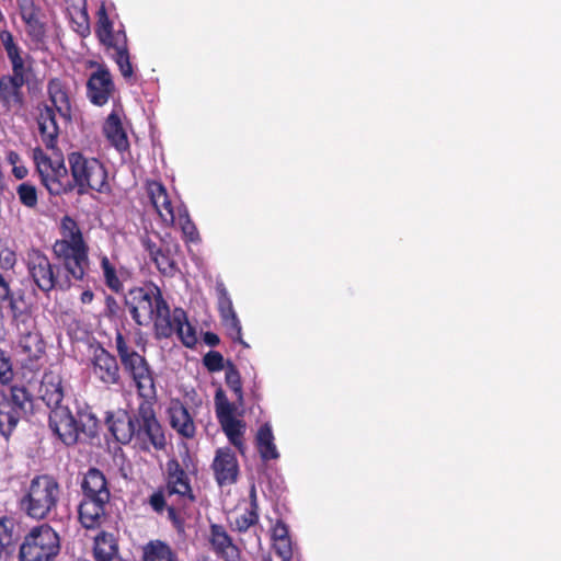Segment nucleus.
<instances>
[{"instance_id": "1", "label": "nucleus", "mask_w": 561, "mask_h": 561, "mask_svg": "<svg viewBox=\"0 0 561 561\" xmlns=\"http://www.w3.org/2000/svg\"><path fill=\"white\" fill-rule=\"evenodd\" d=\"M124 306L138 327L153 323L159 337H171L170 307L158 286L148 283L129 288L124 294Z\"/></svg>"}, {"instance_id": "2", "label": "nucleus", "mask_w": 561, "mask_h": 561, "mask_svg": "<svg viewBox=\"0 0 561 561\" xmlns=\"http://www.w3.org/2000/svg\"><path fill=\"white\" fill-rule=\"evenodd\" d=\"M111 488L106 476L99 468L90 467L80 482L78 520L87 530L104 526L111 516Z\"/></svg>"}, {"instance_id": "3", "label": "nucleus", "mask_w": 561, "mask_h": 561, "mask_svg": "<svg viewBox=\"0 0 561 561\" xmlns=\"http://www.w3.org/2000/svg\"><path fill=\"white\" fill-rule=\"evenodd\" d=\"M61 239L53 244V253L69 275L70 280H83L89 270V245L84 241L78 222L65 216L60 222Z\"/></svg>"}, {"instance_id": "4", "label": "nucleus", "mask_w": 561, "mask_h": 561, "mask_svg": "<svg viewBox=\"0 0 561 561\" xmlns=\"http://www.w3.org/2000/svg\"><path fill=\"white\" fill-rule=\"evenodd\" d=\"M115 351L123 371L133 381L141 399H158L156 374L148 359L129 344L121 330H116Z\"/></svg>"}, {"instance_id": "5", "label": "nucleus", "mask_w": 561, "mask_h": 561, "mask_svg": "<svg viewBox=\"0 0 561 561\" xmlns=\"http://www.w3.org/2000/svg\"><path fill=\"white\" fill-rule=\"evenodd\" d=\"M61 496V486L51 474L35 476L20 501L25 514L37 520L50 518L56 514Z\"/></svg>"}, {"instance_id": "6", "label": "nucleus", "mask_w": 561, "mask_h": 561, "mask_svg": "<svg viewBox=\"0 0 561 561\" xmlns=\"http://www.w3.org/2000/svg\"><path fill=\"white\" fill-rule=\"evenodd\" d=\"M95 18L94 33L96 38L101 45L115 50L114 60L123 78L127 81H131L134 78V69L130 62L128 41L124 25L121 24L118 30H114V21L110 18L105 2H101Z\"/></svg>"}, {"instance_id": "7", "label": "nucleus", "mask_w": 561, "mask_h": 561, "mask_svg": "<svg viewBox=\"0 0 561 561\" xmlns=\"http://www.w3.org/2000/svg\"><path fill=\"white\" fill-rule=\"evenodd\" d=\"M72 192L85 195L91 192L108 193L111 186L105 165L96 158L85 157L82 152L73 151L67 157Z\"/></svg>"}, {"instance_id": "8", "label": "nucleus", "mask_w": 561, "mask_h": 561, "mask_svg": "<svg viewBox=\"0 0 561 561\" xmlns=\"http://www.w3.org/2000/svg\"><path fill=\"white\" fill-rule=\"evenodd\" d=\"M25 265L34 285L45 295L53 290L67 291L72 282L65 275L59 265L53 264L39 249L32 248L26 252Z\"/></svg>"}, {"instance_id": "9", "label": "nucleus", "mask_w": 561, "mask_h": 561, "mask_svg": "<svg viewBox=\"0 0 561 561\" xmlns=\"http://www.w3.org/2000/svg\"><path fill=\"white\" fill-rule=\"evenodd\" d=\"M61 550V539L49 524L33 526L19 547V561H56Z\"/></svg>"}, {"instance_id": "10", "label": "nucleus", "mask_w": 561, "mask_h": 561, "mask_svg": "<svg viewBox=\"0 0 561 561\" xmlns=\"http://www.w3.org/2000/svg\"><path fill=\"white\" fill-rule=\"evenodd\" d=\"M157 400L142 399L137 407L135 433L131 444L134 448L144 453H150L151 449L157 451L164 450L167 446L164 430L153 408Z\"/></svg>"}, {"instance_id": "11", "label": "nucleus", "mask_w": 561, "mask_h": 561, "mask_svg": "<svg viewBox=\"0 0 561 561\" xmlns=\"http://www.w3.org/2000/svg\"><path fill=\"white\" fill-rule=\"evenodd\" d=\"M32 407V396L24 386L0 389V434L8 438Z\"/></svg>"}, {"instance_id": "12", "label": "nucleus", "mask_w": 561, "mask_h": 561, "mask_svg": "<svg viewBox=\"0 0 561 561\" xmlns=\"http://www.w3.org/2000/svg\"><path fill=\"white\" fill-rule=\"evenodd\" d=\"M32 157L42 185L50 195L59 196L72 192L71 180L64 160L53 161L41 147H35Z\"/></svg>"}, {"instance_id": "13", "label": "nucleus", "mask_w": 561, "mask_h": 561, "mask_svg": "<svg viewBox=\"0 0 561 561\" xmlns=\"http://www.w3.org/2000/svg\"><path fill=\"white\" fill-rule=\"evenodd\" d=\"M215 411L217 420L226 434L228 440L238 449L241 455L245 453V444L243 434L245 423L242 420L236 419V404L229 402L225 391L218 388L215 393Z\"/></svg>"}, {"instance_id": "14", "label": "nucleus", "mask_w": 561, "mask_h": 561, "mask_svg": "<svg viewBox=\"0 0 561 561\" xmlns=\"http://www.w3.org/2000/svg\"><path fill=\"white\" fill-rule=\"evenodd\" d=\"M90 367L96 381L106 388L123 385V376L117 355L112 354L102 344L93 347Z\"/></svg>"}, {"instance_id": "15", "label": "nucleus", "mask_w": 561, "mask_h": 561, "mask_svg": "<svg viewBox=\"0 0 561 561\" xmlns=\"http://www.w3.org/2000/svg\"><path fill=\"white\" fill-rule=\"evenodd\" d=\"M168 496H176L183 505H192L196 502L191 479L176 458H171L165 463L164 485Z\"/></svg>"}, {"instance_id": "16", "label": "nucleus", "mask_w": 561, "mask_h": 561, "mask_svg": "<svg viewBox=\"0 0 561 561\" xmlns=\"http://www.w3.org/2000/svg\"><path fill=\"white\" fill-rule=\"evenodd\" d=\"M0 42L7 53L12 68V73L3 75V77L22 85L28 84L34 75L32 58L28 55L25 57L22 56L21 48L15 43L14 37L9 30H2L0 32Z\"/></svg>"}, {"instance_id": "17", "label": "nucleus", "mask_w": 561, "mask_h": 561, "mask_svg": "<svg viewBox=\"0 0 561 561\" xmlns=\"http://www.w3.org/2000/svg\"><path fill=\"white\" fill-rule=\"evenodd\" d=\"M140 243L162 276L172 278L180 273L174 257L180 249L179 244L171 245L163 240L156 242L148 234L141 237Z\"/></svg>"}, {"instance_id": "18", "label": "nucleus", "mask_w": 561, "mask_h": 561, "mask_svg": "<svg viewBox=\"0 0 561 561\" xmlns=\"http://www.w3.org/2000/svg\"><path fill=\"white\" fill-rule=\"evenodd\" d=\"M57 111L48 107L46 101L38 102L35 106V121L43 145L48 150L57 148L61 128L58 123Z\"/></svg>"}, {"instance_id": "19", "label": "nucleus", "mask_w": 561, "mask_h": 561, "mask_svg": "<svg viewBox=\"0 0 561 561\" xmlns=\"http://www.w3.org/2000/svg\"><path fill=\"white\" fill-rule=\"evenodd\" d=\"M49 427L66 446H73L78 443L76 416L68 407H55L50 410Z\"/></svg>"}, {"instance_id": "20", "label": "nucleus", "mask_w": 561, "mask_h": 561, "mask_svg": "<svg viewBox=\"0 0 561 561\" xmlns=\"http://www.w3.org/2000/svg\"><path fill=\"white\" fill-rule=\"evenodd\" d=\"M136 417L137 409L134 412H128L124 409H118L115 412H107L105 422L108 431L117 443L123 445L131 444L135 433Z\"/></svg>"}, {"instance_id": "21", "label": "nucleus", "mask_w": 561, "mask_h": 561, "mask_svg": "<svg viewBox=\"0 0 561 561\" xmlns=\"http://www.w3.org/2000/svg\"><path fill=\"white\" fill-rule=\"evenodd\" d=\"M208 541L215 554L224 561H240L241 550L220 524H210Z\"/></svg>"}, {"instance_id": "22", "label": "nucleus", "mask_w": 561, "mask_h": 561, "mask_svg": "<svg viewBox=\"0 0 561 561\" xmlns=\"http://www.w3.org/2000/svg\"><path fill=\"white\" fill-rule=\"evenodd\" d=\"M115 85L110 70L100 66L92 72L87 82V95L94 105L102 106L107 103Z\"/></svg>"}, {"instance_id": "23", "label": "nucleus", "mask_w": 561, "mask_h": 561, "mask_svg": "<svg viewBox=\"0 0 561 561\" xmlns=\"http://www.w3.org/2000/svg\"><path fill=\"white\" fill-rule=\"evenodd\" d=\"M47 96L48 107L57 111L61 121L71 123L72 106L67 84L58 78L50 79L47 82Z\"/></svg>"}, {"instance_id": "24", "label": "nucleus", "mask_w": 561, "mask_h": 561, "mask_svg": "<svg viewBox=\"0 0 561 561\" xmlns=\"http://www.w3.org/2000/svg\"><path fill=\"white\" fill-rule=\"evenodd\" d=\"M19 347L23 355V365L25 368L35 371L38 370L45 356V342L39 332H27L22 334L19 340Z\"/></svg>"}, {"instance_id": "25", "label": "nucleus", "mask_w": 561, "mask_h": 561, "mask_svg": "<svg viewBox=\"0 0 561 561\" xmlns=\"http://www.w3.org/2000/svg\"><path fill=\"white\" fill-rule=\"evenodd\" d=\"M211 467L220 486L237 482L239 465L236 454L229 447L217 449Z\"/></svg>"}, {"instance_id": "26", "label": "nucleus", "mask_w": 561, "mask_h": 561, "mask_svg": "<svg viewBox=\"0 0 561 561\" xmlns=\"http://www.w3.org/2000/svg\"><path fill=\"white\" fill-rule=\"evenodd\" d=\"M147 193L161 221L167 226L174 225L176 216L165 186L161 182L149 181Z\"/></svg>"}, {"instance_id": "27", "label": "nucleus", "mask_w": 561, "mask_h": 561, "mask_svg": "<svg viewBox=\"0 0 561 561\" xmlns=\"http://www.w3.org/2000/svg\"><path fill=\"white\" fill-rule=\"evenodd\" d=\"M170 426L182 437L192 439L196 435V425L188 409L179 399L172 400L168 408Z\"/></svg>"}, {"instance_id": "28", "label": "nucleus", "mask_w": 561, "mask_h": 561, "mask_svg": "<svg viewBox=\"0 0 561 561\" xmlns=\"http://www.w3.org/2000/svg\"><path fill=\"white\" fill-rule=\"evenodd\" d=\"M22 84L0 77V105L5 114H18L25 106V95Z\"/></svg>"}, {"instance_id": "29", "label": "nucleus", "mask_w": 561, "mask_h": 561, "mask_svg": "<svg viewBox=\"0 0 561 561\" xmlns=\"http://www.w3.org/2000/svg\"><path fill=\"white\" fill-rule=\"evenodd\" d=\"M38 396L50 410L55 409V407H61L64 387L59 373L51 369L45 371L38 388Z\"/></svg>"}, {"instance_id": "30", "label": "nucleus", "mask_w": 561, "mask_h": 561, "mask_svg": "<svg viewBox=\"0 0 561 561\" xmlns=\"http://www.w3.org/2000/svg\"><path fill=\"white\" fill-rule=\"evenodd\" d=\"M171 336L175 333L186 347H194L197 343L196 331L188 322L186 312L182 308H174L169 313Z\"/></svg>"}, {"instance_id": "31", "label": "nucleus", "mask_w": 561, "mask_h": 561, "mask_svg": "<svg viewBox=\"0 0 561 561\" xmlns=\"http://www.w3.org/2000/svg\"><path fill=\"white\" fill-rule=\"evenodd\" d=\"M94 561H123L119 556L118 540L107 531H100L93 542Z\"/></svg>"}, {"instance_id": "32", "label": "nucleus", "mask_w": 561, "mask_h": 561, "mask_svg": "<svg viewBox=\"0 0 561 561\" xmlns=\"http://www.w3.org/2000/svg\"><path fill=\"white\" fill-rule=\"evenodd\" d=\"M103 131L107 140L113 147L119 152L127 151L129 149V141L127 134L124 130L122 121L115 112H112L103 126Z\"/></svg>"}, {"instance_id": "33", "label": "nucleus", "mask_w": 561, "mask_h": 561, "mask_svg": "<svg viewBox=\"0 0 561 561\" xmlns=\"http://www.w3.org/2000/svg\"><path fill=\"white\" fill-rule=\"evenodd\" d=\"M21 18L26 25L27 35L36 44H42L46 37L45 24L39 20V10L32 3L22 8Z\"/></svg>"}, {"instance_id": "34", "label": "nucleus", "mask_w": 561, "mask_h": 561, "mask_svg": "<svg viewBox=\"0 0 561 561\" xmlns=\"http://www.w3.org/2000/svg\"><path fill=\"white\" fill-rule=\"evenodd\" d=\"M255 440L257 451L264 461L275 460L279 457V453L274 444V435L270 424L265 423L260 426Z\"/></svg>"}, {"instance_id": "35", "label": "nucleus", "mask_w": 561, "mask_h": 561, "mask_svg": "<svg viewBox=\"0 0 561 561\" xmlns=\"http://www.w3.org/2000/svg\"><path fill=\"white\" fill-rule=\"evenodd\" d=\"M14 518L3 515L0 517V554L11 553L19 539Z\"/></svg>"}, {"instance_id": "36", "label": "nucleus", "mask_w": 561, "mask_h": 561, "mask_svg": "<svg viewBox=\"0 0 561 561\" xmlns=\"http://www.w3.org/2000/svg\"><path fill=\"white\" fill-rule=\"evenodd\" d=\"M142 561H179L172 548L161 541L152 540L144 547Z\"/></svg>"}, {"instance_id": "37", "label": "nucleus", "mask_w": 561, "mask_h": 561, "mask_svg": "<svg viewBox=\"0 0 561 561\" xmlns=\"http://www.w3.org/2000/svg\"><path fill=\"white\" fill-rule=\"evenodd\" d=\"M76 423L78 427V439L80 435L87 438H94L99 434V420L95 414L89 410H80L77 413Z\"/></svg>"}, {"instance_id": "38", "label": "nucleus", "mask_w": 561, "mask_h": 561, "mask_svg": "<svg viewBox=\"0 0 561 561\" xmlns=\"http://www.w3.org/2000/svg\"><path fill=\"white\" fill-rule=\"evenodd\" d=\"M225 381L228 388L233 391L237 403L242 407L244 404L242 380L237 366L231 362H226Z\"/></svg>"}, {"instance_id": "39", "label": "nucleus", "mask_w": 561, "mask_h": 561, "mask_svg": "<svg viewBox=\"0 0 561 561\" xmlns=\"http://www.w3.org/2000/svg\"><path fill=\"white\" fill-rule=\"evenodd\" d=\"M100 265L103 273L104 283L113 293L119 294L124 289V285L117 275L115 266L111 263L106 255H102Z\"/></svg>"}, {"instance_id": "40", "label": "nucleus", "mask_w": 561, "mask_h": 561, "mask_svg": "<svg viewBox=\"0 0 561 561\" xmlns=\"http://www.w3.org/2000/svg\"><path fill=\"white\" fill-rule=\"evenodd\" d=\"M72 30L82 38L91 34V24L88 8L68 13Z\"/></svg>"}, {"instance_id": "41", "label": "nucleus", "mask_w": 561, "mask_h": 561, "mask_svg": "<svg viewBox=\"0 0 561 561\" xmlns=\"http://www.w3.org/2000/svg\"><path fill=\"white\" fill-rule=\"evenodd\" d=\"M253 499L250 504V508L244 512V514L238 516L234 520V529L239 533H245L251 526H254L259 522V513H257V503L255 500V494L253 493Z\"/></svg>"}, {"instance_id": "42", "label": "nucleus", "mask_w": 561, "mask_h": 561, "mask_svg": "<svg viewBox=\"0 0 561 561\" xmlns=\"http://www.w3.org/2000/svg\"><path fill=\"white\" fill-rule=\"evenodd\" d=\"M16 195L20 203L31 209H34L38 205V193L34 184L30 182H23L16 186Z\"/></svg>"}, {"instance_id": "43", "label": "nucleus", "mask_w": 561, "mask_h": 561, "mask_svg": "<svg viewBox=\"0 0 561 561\" xmlns=\"http://www.w3.org/2000/svg\"><path fill=\"white\" fill-rule=\"evenodd\" d=\"M13 360L10 353L0 348V385L7 386L14 379Z\"/></svg>"}, {"instance_id": "44", "label": "nucleus", "mask_w": 561, "mask_h": 561, "mask_svg": "<svg viewBox=\"0 0 561 561\" xmlns=\"http://www.w3.org/2000/svg\"><path fill=\"white\" fill-rule=\"evenodd\" d=\"M216 293L218 298V311L220 318L236 313L232 305V300L226 286L222 283L216 285Z\"/></svg>"}, {"instance_id": "45", "label": "nucleus", "mask_w": 561, "mask_h": 561, "mask_svg": "<svg viewBox=\"0 0 561 561\" xmlns=\"http://www.w3.org/2000/svg\"><path fill=\"white\" fill-rule=\"evenodd\" d=\"M221 322L226 328L228 336L234 342H239L243 345H247L242 340V328L240 320L237 317V313L226 316L221 318Z\"/></svg>"}, {"instance_id": "46", "label": "nucleus", "mask_w": 561, "mask_h": 561, "mask_svg": "<svg viewBox=\"0 0 561 561\" xmlns=\"http://www.w3.org/2000/svg\"><path fill=\"white\" fill-rule=\"evenodd\" d=\"M176 219L184 236L187 237L190 241H194L198 237V231L190 218L187 209L179 208Z\"/></svg>"}, {"instance_id": "47", "label": "nucleus", "mask_w": 561, "mask_h": 561, "mask_svg": "<svg viewBox=\"0 0 561 561\" xmlns=\"http://www.w3.org/2000/svg\"><path fill=\"white\" fill-rule=\"evenodd\" d=\"M168 491L162 485L156 489L147 499V504L157 514H162L169 506L167 503Z\"/></svg>"}, {"instance_id": "48", "label": "nucleus", "mask_w": 561, "mask_h": 561, "mask_svg": "<svg viewBox=\"0 0 561 561\" xmlns=\"http://www.w3.org/2000/svg\"><path fill=\"white\" fill-rule=\"evenodd\" d=\"M203 364L210 373L220 371L222 369L226 370L225 358L221 353L217 351H209L203 357Z\"/></svg>"}, {"instance_id": "49", "label": "nucleus", "mask_w": 561, "mask_h": 561, "mask_svg": "<svg viewBox=\"0 0 561 561\" xmlns=\"http://www.w3.org/2000/svg\"><path fill=\"white\" fill-rule=\"evenodd\" d=\"M188 505H183L182 503H180L178 501L176 505L175 504H171L168 506V508L165 510L167 513H168V518L169 520L172 523V525L174 526L175 529L178 530H182L183 527H184V517H183V511L187 507Z\"/></svg>"}, {"instance_id": "50", "label": "nucleus", "mask_w": 561, "mask_h": 561, "mask_svg": "<svg viewBox=\"0 0 561 561\" xmlns=\"http://www.w3.org/2000/svg\"><path fill=\"white\" fill-rule=\"evenodd\" d=\"M273 549L283 561H290L293 559V542L290 537L273 541Z\"/></svg>"}, {"instance_id": "51", "label": "nucleus", "mask_w": 561, "mask_h": 561, "mask_svg": "<svg viewBox=\"0 0 561 561\" xmlns=\"http://www.w3.org/2000/svg\"><path fill=\"white\" fill-rule=\"evenodd\" d=\"M8 300L13 318H20L26 310L24 294L22 291H19L16 294L10 293Z\"/></svg>"}, {"instance_id": "52", "label": "nucleus", "mask_w": 561, "mask_h": 561, "mask_svg": "<svg viewBox=\"0 0 561 561\" xmlns=\"http://www.w3.org/2000/svg\"><path fill=\"white\" fill-rule=\"evenodd\" d=\"M121 311V306L115 297L107 295L105 297V309H104V316L107 319H114L118 317V313Z\"/></svg>"}, {"instance_id": "53", "label": "nucleus", "mask_w": 561, "mask_h": 561, "mask_svg": "<svg viewBox=\"0 0 561 561\" xmlns=\"http://www.w3.org/2000/svg\"><path fill=\"white\" fill-rule=\"evenodd\" d=\"M288 537L290 536L287 525L282 519H277L272 528V540L275 541Z\"/></svg>"}, {"instance_id": "54", "label": "nucleus", "mask_w": 561, "mask_h": 561, "mask_svg": "<svg viewBox=\"0 0 561 561\" xmlns=\"http://www.w3.org/2000/svg\"><path fill=\"white\" fill-rule=\"evenodd\" d=\"M67 13L87 8V0H65Z\"/></svg>"}, {"instance_id": "55", "label": "nucleus", "mask_w": 561, "mask_h": 561, "mask_svg": "<svg viewBox=\"0 0 561 561\" xmlns=\"http://www.w3.org/2000/svg\"><path fill=\"white\" fill-rule=\"evenodd\" d=\"M10 294L9 283L4 279L3 275L0 273V302L8 300Z\"/></svg>"}, {"instance_id": "56", "label": "nucleus", "mask_w": 561, "mask_h": 561, "mask_svg": "<svg viewBox=\"0 0 561 561\" xmlns=\"http://www.w3.org/2000/svg\"><path fill=\"white\" fill-rule=\"evenodd\" d=\"M203 341L208 346H217L220 343L219 336L216 333L210 332V331L204 333Z\"/></svg>"}, {"instance_id": "57", "label": "nucleus", "mask_w": 561, "mask_h": 561, "mask_svg": "<svg viewBox=\"0 0 561 561\" xmlns=\"http://www.w3.org/2000/svg\"><path fill=\"white\" fill-rule=\"evenodd\" d=\"M12 173H13L15 179L23 180L24 178L27 176L28 170H27V168L25 165H19L18 164V165L13 167Z\"/></svg>"}, {"instance_id": "58", "label": "nucleus", "mask_w": 561, "mask_h": 561, "mask_svg": "<svg viewBox=\"0 0 561 561\" xmlns=\"http://www.w3.org/2000/svg\"><path fill=\"white\" fill-rule=\"evenodd\" d=\"M7 161L12 165L15 167L21 162V157L16 151L10 150L7 152Z\"/></svg>"}, {"instance_id": "59", "label": "nucleus", "mask_w": 561, "mask_h": 561, "mask_svg": "<svg viewBox=\"0 0 561 561\" xmlns=\"http://www.w3.org/2000/svg\"><path fill=\"white\" fill-rule=\"evenodd\" d=\"M93 298H94L93 291L90 289H87V290L82 291V294L80 296V301L84 305H88V304L92 302Z\"/></svg>"}, {"instance_id": "60", "label": "nucleus", "mask_w": 561, "mask_h": 561, "mask_svg": "<svg viewBox=\"0 0 561 561\" xmlns=\"http://www.w3.org/2000/svg\"><path fill=\"white\" fill-rule=\"evenodd\" d=\"M186 459L191 460V456H190L188 450L185 451V457L183 458V463L187 467Z\"/></svg>"}, {"instance_id": "61", "label": "nucleus", "mask_w": 561, "mask_h": 561, "mask_svg": "<svg viewBox=\"0 0 561 561\" xmlns=\"http://www.w3.org/2000/svg\"><path fill=\"white\" fill-rule=\"evenodd\" d=\"M262 561H273L271 556H264Z\"/></svg>"}]
</instances>
